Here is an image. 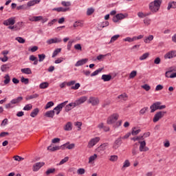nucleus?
Returning <instances> with one entry per match:
<instances>
[{"instance_id": "774afa93", "label": "nucleus", "mask_w": 176, "mask_h": 176, "mask_svg": "<svg viewBox=\"0 0 176 176\" xmlns=\"http://www.w3.org/2000/svg\"><path fill=\"white\" fill-rule=\"evenodd\" d=\"M74 49L76 50H82V45H80V44H76L74 45Z\"/></svg>"}, {"instance_id": "3c124183", "label": "nucleus", "mask_w": 176, "mask_h": 176, "mask_svg": "<svg viewBox=\"0 0 176 176\" xmlns=\"http://www.w3.org/2000/svg\"><path fill=\"white\" fill-rule=\"evenodd\" d=\"M61 5H62V6H65V8H69V6H71V2H69V1H62Z\"/></svg>"}, {"instance_id": "ddd939ff", "label": "nucleus", "mask_w": 176, "mask_h": 176, "mask_svg": "<svg viewBox=\"0 0 176 176\" xmlns=\"http://www.w3.org/2000/svg\"><path fill=\"white\" fill-rule=\"evenodd\" d=\"M88 102L89 104H91L93 106L98 105L100 104V100H98V98H94V97H90Z\"/></svg>"}, {"instance_id": "a878e982", "label": "nucleus", "mask_w": 176, "mask_h": 176, "mask_svg": "<svg viewBox=\"0 0 176 176\" xmlns=\"http://www.w3.org/2000/svg\"><path fill=\"white\" fill-rule=\"evenodd\" d=\"M53 10H55L56 12H68V10H69V8H64L63 7H59L54 8Z\"/></svg>"}, {"instance_id": "423d86ee", "label": "nucleus", "mask_w": 176, "mask_h": 176, "mask_svg": "<svg viewBox=\"0 0 176 176\" xmlns=\"http://www.w3.org/2000/svg\"><path fill=\"white\" fill-rule=\"evenodd\" d=\"M3 25L9 27L10 25H14L16 24V17H10L3 22Z\"/></svg>"}, {"instance_id": "0eeeda50", "label": "nucleus", "mask_w": 176, "mask_h": 176, "mask_svg": "<svg viewBox=\"0 0 176 176\" xmlns=\"http://www.w3.org/2000/svg\"><path fill=\"white\" fill-rule=\"evenodd\" d=\"M126 17H127L126 14H122V13L117 14L116 16L113 17V23H118L120 21V20H123Z\"/></svg>"}, {"instance_id": "39448f33", "label": "nucleus", "mask_w": 176, "mask_h": 176, "mask_svg": "<svg viewBox=\"0 0 176 176\" xmlns=\"http://www.w3.org/2000/svg\"><path fill=\"white\" fill-rule=\"evenodd\" d=\"M118 119H119V114L113 113L107 118V124H113V123L117 122Z\"/></svg>"}, {"instance_id": "a19ab883", "label": "nucleus", "mask_w": 176, "mask_h": 176, "mask_svg": "<svg viewBox=\"0 0 176 176\" xmlns=\"http://www.w3.org/2000/svg\"><path fill=\"white\" fill-rule=\"evenodd\" d=\"M127 95L126 94V93H124L120 96H118V98L119 100H123L124 101H126V98H127Z\"/></svg>"}, {"instance_id": "5701e85b", "label": "nucleus", "mask_w": 176, "mask_h": 176, "mask_svg": "<svg viewBox=\"0 0 176 176\" xmlns=\"http://www.w3.org/2000/svg\"><path fill=\"white\" fill-rule=\"evenodd\" d=\"M47 151H50V152H55V151H60V146H49L47 147Z\"/></svg>"}, {"instance_id": "0e129e2a", "label": "nucleus", "mask_w": 176, "mask_h": 176, "mask_svg": "<svg viewBox=\"0 0 176 176\" xmlns=\"http://www.w3.org/2000/svg\"><path fill=\"white\" fill-rule=\"evenodd\" d=\"M67 145H69V142H67V143L61 145L60 147V149H62L63 151H64V149H67Z\"/></svg>"}, {"instance_id": "1a4fd4ad", "label": "nucleus", "mask_w": 176, "mask_h": 176, "mask_svg": "<svg viewBox=\"0 0 176 176\" xmlns=\"http://www.w3.org/2000/svg\"><path fill=\"white\" fill-rule=\"evenodd\" d=\"M139 151L140 152H148L149 151V148L146 147V142L145 141L139 142Z\"/></svg>"}, {"instance_id": "412c9836", "label": "nucleus", "mask_w": 176, "mask_h": 176, "mask_svg": "<svg viewBox=\"0 0 176 176\" xmlns=\"http://www.w3.org/2000/svg\"><path fill=\"white\" fill-rule=\"evenodd\" d=\"M12 67L10 64H5L1 66V71L2 72H6L7 69H9Z\"/></svg>"}, {"instance_id": "5fc2aeb1", "label": "nucleus", "mask_w": 176, "mask_h": 176, "mask_svg": "<svg viewBox=\"0 0 176 176\" xmlns=\"http://www.w3.org/2000/svg\"><path fill=\"white\" fill-rule=\"evenodd\" d=\"M118 155H111L109 158L110 162H118Z\"/></svg>"}, {"instance_id": "c9c22d12", "label": "nucleus", "mask_w": 176, "mask_h": 176, "mask_svg": "<svg viewBox=\"0 0 176 176\" xmlns=\"http://www.w3.org/2000/svg\"><path fill=\"white\" fill-rule=\"evenodd\" d=\"M40 89H47L49 87V82H44L40 84L39 85Z\"/></svg>"}, {"instance_id": "cd10ccee", "label": "nucleus", "mask_w": 176, "mask_h": 176, "mask_svg": "<svg viewBox=\"0 0 176 176\" xmlns=\"http://www.w3.org/2000/svg\"><path fill=\"white\" fill-rule=\"evenodd\" d=\"M140 133H141V129L133 127L132 128V132L131 134H132V135H137V134H140Z\"/></svg>"}, {"instance_id": "c756f323", "label": "nucleus", "mask_w": 176, "mask_h": 176, "mask_svg": "<svg viewBox=\"0 0 176 176\" xmlns=\"http://www.w3.org/2000/svg\"><path fill=\"white\" fill-rule=\"evenodd\" d=\"M4 79V85H9V83H10V76H9V74H6Z\"/></svg>"}, {"instance_id": "49530a36", "label": "nucleus", "mask_w": 176, "mask_h": 176, "mask_svg": "<svg viewBox=\"0 0 176 176\" xmlns=\"http://www.w3.org/2000/svg\"><path fill=\"white\" fill-rule=\"evenodd\" d=\"M38 61L39 63H42V61H43V60H45V58H46V55H45V54H38Z\"/></svg>"}, {"instance_id": "bb28decb", "label": "nucleus", "mask_w": 176, "mask_h": 176, "mask_svg": "<svg viewBox=\"0 0 176 176\" xmlns=\"http://www.w3.org/2000/svg\"><path fill=\"white\" fill-rule=\"evenodd\" d=\"M21 72L23 74H25L26 75H31V74H32V72L31 71V69H30V68L21 69Z\"/></svg>"}, {"instance_id": "79ce46f5", "label": "nucleus", "mask_w": 176, "mask_h": 176, "mask_svg": "<svg viewBox=\"0 0 176 176\" xmlns=\"http://www.w3.org/2000/svg\"><path fill=\"white\" fill-rule=\"evenodd\" d=\"M85 173H86V170L83 168H80L77 170V174H78V175H83Z\"/></svg>"}, {"instance_id": "f257e3e1", "label": "nucleus", "mask_w": 176, "mask_h": 176, "mask_svg": "<svg viewBox=\"0 0 176 176\" xmlns=\"http://www.w3.org/2000/svg\"><path fill=\"white\" fill-rule=\"evenodd\" d=\"M162 5V0H154L148 5V8L152 13H157Z\"/></svg>"}, {"instance_id": "ea45409f", "label": "nucleus", "mask_w": 176, "mask_h": 176, "mask_svg": "<svg viewBox=\"0 0 176 176\" xmlns=\"http://www.w3.org/2000/svg\"><path fill=\"white\" fill-rule=\"evenodd\" d=\"M108 25H109V22L107 21L99 24V27H100V28H105V27H108Z\"/></svg>"}, {"instance_id": "4c0bfd02", "label": "nucleus", "mask_w": 176, "mask_h": 176, "mask_svg": "<svg viewBox=\"0 0 176 176\" xmlns=\"http://www.w3.org/2000/svg\"><path fill=\"white\" fill-rule=\"evenodd\" d=\"M137 76V71L133 70L129 74V79H134Z\"/></svg>"}, {"instance_id": "13d9d810", "label": "nucleus", "mask_w": 176, "mask_h": 176, "mask_svg": "<svg viewBox=\"0 0 176 176\" xmlns=\"http://www.w3.org/2000/svg\"><path fill=\"white\" fill-rule=\"evenodd\" d=\"M69 160V157H65L64 159H63L60 163L59 166H61L62 164H64V163H67V162Z\"/></svg>"}, {"instance_id": "a211bd4d", "label": "nucleus", "mask_w": 176, "mask_h": 176, "mask_svg": "<svg viewBox=\"0 0 176 176\" xmlns=\"http://www.w3.org/2000/svg\"><path fill=\"white\" fill-rule=\"evenodd\" d=\"M41 0H32L27 3V6L31 8V6H35V5L39 3Z\"/></svg>"}, {"instance_id": "9b49d317", "label": "nucleus", "mask_w": 176, "mask_h": 176, "mask_svg": "<svg viewBox=\"0 0 176 176\" xmlns=\"http://www.w3.org/2000/svg\"><path fill=\"white\" fill-rule=\"evenodd\" d=\"M174 57H176V51H170L164 56L165 60L174 58Z\"/></svg>"}, {"instance_id": "a18cd8bd", "label": "nucleus", "mask_w": 176, "mask_h": 176, "mask_svg": "<svg viewBox=\"0 0 176 176\" xmlns=\"http://www.w3.org/2000/svg\"><path fill=\"white\" fill-rule=\"evenodd\" d=\"M54 105V102H48L45 107V109H49V108H52V107H53Z\"/></svg>"}, {"instance_id": "864d4df0", "label": "nucleus", "mask_w": 176, "mask_h": 176, "mask_svg": "<svg viewBox=\"0 0 176 176\" xmlns=\"http://www.w3.org/2000/svg\"><path fill=\"white\" fill-rule=\"evenodd\" d=\"M15 40H16L19 43H25V39L22 37H16Z\"/></svg>"}, {"instance_id": "f704fd0d", "label": "nucleus", "mask_w": 176, "mask_h": 176, "mask_svg": "<svg viewBox=\"0 0 176 176\" xmlns=\"http://www.w3.org/2000/svg\"><path fill=\"white\" fill-rule=\"evenodd\" d=\"M38 97H39V94H35L33 95L26 96V100H33V98H38Z\"/></svg>"}, {"instance_id": "c85d7f7f", "label": "nucleus", "mask_w": 176, "mask_h": 176, "mask_svg": "<svg viewBox=\"0 0 176 176\" xmlns=\"http://www.w3.org/2000/svg\"><path fill=\"white\" fill-rule=\"evenodd\" d=\"M153 35H149L144 39V43H151V41H153Z\"/></svg>"}, {"instance_id": "473e14b6", "label": "nucleus", "mask_w": 176, "mask_h": 176, "mask_svg": "<svg viewBox=\"0 0 176 176\" xmlns=\"http://www.w3.org/2000/svg\"><path fill=\"white\" fill-rule=\"evenodd\" d=\"M126 167H130V161H129V160H126L124 162L122 170H124Z\"/></svg>"}, {"instance_id": "7ed1b4c3", "label": "nucleus", "mask_w": 176, "mask_h": 176, "mask_svg": "<svg viewBox=\"0 0 176 176\" xmlns=\"http://www.w3.org/2000/svg\"><path fill=\"white\" fill-rule=\"evenodd\" d=\"M166 113H167V111H158L157 112L153 118V122L154 123H156L157 122H159V120H160V119H162V118L164 117V115H166Z\"/></svg>"}, {"instance_id": "4468645a", "label": "nucleus", "mask_w": 176, "mask_h": 176, "mask_svg": "<svg viewBox=\"0 0 176 176\" xmlns=\"http://www.w3.org/2000/svg\"><path fill=\"white\" fill-rule=\"evenodd\" d=\"M121 145H122V137H119L115 140L113 144V149H118V148H119V146H120Z\"/></svg>"}, {"instance_id": "8fccbe9b", "label": "nucleus", "mask_w": 176, "mask_h": 176, "mask_svg": "<svg viewBox=\"0 0 176 176\" xmlns=\"http://www.w3.org/2000/svg\"><path fill=\"white\" fill-rule=\"evenodd\" d=\"M101 71H102V68H99L97 70H96L95 72H94L91 74V76H97L98 74H100V72H101Z\"/></svg>"}, {"instance_id": "603ef678", "label": "nucleus", "mask_w": 176, "mask_h": 176, "mask_svg": "<svg viewBox=\"0 0 176 176\" xmlns=\"http://www.w3.org/2000/svg\"><path fill=\"white\" fill-rule=\"evenodd\" d=\"M151 21L152 20H151V19L149 18H145L144 19V23L145 24V25H150Z\"/></svg>"}, {"instance_id": "4d7b16f0", "label": "nucleus", "mask_w": 176, "mask_h": 176, "mask_svg": "<svg viewBox=\"0 0 176 176\" xmlns=\"http://www.w3.org/2000/svg\"><path fill=\"white\" fill-rule=\"evenodd\" d=\"M109 55L110 54H107L106 55L100 54L99 56H97V60H98V61H101V60H102L104 57H107V56H109Z\"/></svg>"}, {"instance_id": "e433bc0d", "label": "nucleus", "mask_w": 176, "mask_h": 176, "mask_svg": "<svg viewBox=\"0 0 176 176\" xmlns=\"http://www.w3.org/2000/svg\"><path fill=\"white\" fill-rule=\"evenodd\" d=\"M97 159V154H94V155H91L89 157V164H91L94 160Z\"/></svg>"}, {"instance_id": "c03bdc74", "label": "nucleus", "mask_w": 176, "mask_h": 176, "mask_svg": "<svg viewBox=\"0 0 176 176\" xmlns=\"http://www.w3.org/2000/svg\"><path fill=\"white\" fill-rule=\"evenodd\" d=\"M56 173V168H50L46 172V175H50V174H54Z\"/></svg>"}, {"instance_id": "052dcab7", "label": "nucleus", "mask_w": 176, "mask_h": 176, "mask_svg": "<svg viewBox=\"0 0 176 176\" xmlns=\"http://www.w3.org/2000/svg\"><path fill=\"white\" fill-rule=\"evenodd\" d=\"M13 159L16 160V162H21V160H24V158L19 156V155H15L13 157Z\"/></svg>"}, {"instance_id": "393cba45", "label": "nucleus", "mask_w": 176, "mask_h": 176, "mask_svg": "<svg viewBox=\"0 0 176 176\" xmlns=\"http://www.w3.org/2000/svg\"><path fill=\"white\" fill-rule=\"evenodd\" d=\"M45 116H46L47 118H54V111L51 110V111H48L45 113Z\"/></svg>"}, {"instance_id": "f8f14e48", "label": "nucleus", "mask_w": 176, "mask_h": 176, "mask_svg": "<svg viewBox=\"0 0 176 176\" xmlns=\"http://www.w3.org/2000/svg\"><path fill=\"white\" fill-rule=\"evenodd\" d=\"M159 105H162V102H156L153 103V104L150 107L151 113H153V112H155V111H157V109H159Z\"/></svg>"}, {"instance_id": "680f3d73", "label": "nucleus", "mask_w": 176, "mask_h": 176, "mask_svg": "<svg viewBox=\"0 0 176 176\" xmlns=\"http://www.w3.org/2000/svg\"><path fill=\"white\" fill-rule=\"evenodd\" d=\"M21 82H22V83H24L25 85H28L29 80H28V78H25L24 77H21Z\"/></svg>"}, {"instance_id": "9d476101", "label": "nucleus", "mask_w": 176, "mask_h": 176, "mask_svg": "<svg viewBox=\"0 0 176 176\" xmlns=\"http://www.w3.org/2000/svg\"><path fill=\"white\" fill-rule=\"evenodd\" d=\"M61 42H63V40L57 37L50 38L47 41V45H52L53 43H61Z\"/></svg>"}, {"instance_id": "bf43d9fd", "label": "nucleus", "mask_w": 176, "mask_h": 176, "mask_svg": "<svg viewBox=\"0 0 176 176\" xmlns=\"http://www.w3.org/2000/svg\"><path fill=\"white\" fill-rule=\"evenodd\" d=\"M132 141H138L140 140H144V135H140L135 138H131Z\"/></svg>"}, {"instance_id": "58836bf2", "label": "nucleus", "mask_w": 176, "mask_h": 176, "mask_svg": "<svg viewBox=\"0 0 176 176\" xmlns=\"http://www.w3.org/2000/svg\"><path fill=\"white\" fill-rule=\"evenodd\" d=\"M60 52H61V48H57L54 51L52 54V58H54V57H56L57 54H58V53H60Z\"/></svg>"}, {"instance_id": "4be33fe9", "label": "nucleus", "mask_w": 176, "mask_h": 176, "mask_svg": "<svg viewBox=\"0 0 176 176\" xmlns=\"http://www.w3.org/2000/svg\"><path fill=\"white\" fill-rule=\"evenodd\" d=\"M29 20L30 21H41V20H43V16H32V18H30Z\"/></svg>"}, {"instance_id": "e2e57ef3", "label": "nucleus", "mask_w": 176, "mask_h": 176, "mask_svg": "<svg viewBox=\"0 0 176 176\" xmlns=\"http://www.w3.org/2000/svg\"><path fill=\"white\" fill-rule=\"evenodd\" d=\"M74 43V41H69L67 45V50H71V47H72V44Z\"/></svg>"}, {"instance_id": "69168bd1", "label": "nucleus", "mask_w": 176, "mask_h": 176, "mask_svg": "<svg viewBox=\"0 0 176 176\" xmlns=\"http://www.w3.org/2000/svg\"><path fill=\"white\" fill-rule=\"evenodd\" d=\"M63 61H64V58H58L54 61V63L55 64H60V63H63Z\"/></svg>"}, {"instance_id": "6ab92c4d", "label": "nucleus", "mask_w": 176, "mask_h": 176, "mask_svg": "<svg viewBox=\"0 0 176 176\" xmlns=\"http://www.w3.org/2000/svg\"><path fill=\"white\" fill-rule=\"evenodd\" d=\"M101 79L104 80V82H109V80L112 79V76L109 74H103Z\"/></svg>"}, {"instance_id": "de8ad7c7", "label": "nucleus", "mask_w": 176, "mask_h": 176, "mask_svg": "<svg viewBox=\"0 0 176 176\" xmlns=\"http://www.w3.org/2000/svg\"><path fill=\"white\" fill-rule=\"evenodd\" d=\"M32 109V104H28L23 107V111H31Z\"/></svg>"}, {"instance_id": "f03ea898", "label": "nucleus", "mask_w": 176, "mask_h": 176, "mask_svg": "<svg viewBox=\"0 0 176 176\" xmlns=\"http://www.w3.org/2000/svg\"><path fill=\"white\" fill-rule=\"evenodd\" d=\"M67 104H68V100H66L59 104H58L54 109V113H56V115H59L60 112L61 111H63V108H64L65 106L67 105Z\"/></svg>"}, {"instance_id": "f3484780", "label": "nucleus", "mask_w": 176, "mask_h": 176, "mask_svg": "<svg viewBox=\"0 0 176 176\" xmlns=\"http://www.w3.org/2000/svg\"><path fill=\"white\" fill-rule=\"evenodd\" d=\"M87 61H89V59H87V58H84V59L78 60L76 62V63L75 64V67H80L82 65H85V64H86V63H87Z\"/></svg>"}, {"instance_id": "09e8293b", "label": "nucleus", "mask_w": 176, "mask_h": 176, "mask_svg": "<svg viewBox=\"0 0 176 176\" xmlns=\"http://www.w3.org/2000/svg\"><path fill=\"white\" fill-rule=\"evenodd\" d=\"M94 13V10L93 8H88L87 10V16H91Z\"/></svg>"}, {"instance_id": "2f4dec72", "label": "nucleus", "mask_w": 176, "mask_h": 176, "mask_svg": "<svg viewBox=\"0 0 176 176\" xmlns=\"http://www.w3.org/2000/svg\"><path fill=\"white\" fill-rule=\"evenodd\" d=\"M107 148H108V143H104L98 148V151H105Z\"/></svg>"}, {"instance_id": "2eb2a0df", "label": "nucleus", "mask_w": 176, "mask_h": 176, "mask_svg": "<svg viewBox=\"0 0 176 176\" xmlns=\"http://www.w3.org/2000/svg\"><path fill=\"white\" fill-rule=\"evenodd\" d=\"M75 101L76 104H77V107H79V105H82V104H85V102L87 101V96H82Z\"/></svg>"}, {"instance_id": "20e7f679", "label": "nucleus", "mask_w": 176, "mask_h": 176, "mask_svg": "<svg viewBox=\"0 0 176 176\" xmlns=\"http://www.w3.org/2000/svg\"><path fill=\"white\" fill-rule=\"evenodd\" d=\"M21 101H23V97L21 96L12 99L10 103L6 105V108H7V109H9V108H13L12 104H19V102H21Z\"/></svg>"}, {"instance_id": "aec40b11", "label": "nucleus", "mask_w": 176, "mask_h": 176, "mask_svg": "<svg viewBox=\"0 0 176 176\" xmlns=\"http://www.w3.org/2000/svg\"><path fill=\"white\" fill-rule=\"evenodd\" d=\"M64 130L65 131H71L72 130V122H68L64 126Z\"/></svg>"}, {"instance_id": "7c9ffc66", "label": "nucleus", "mask_w": 176, "mask_h": 176, "mask_svg": "<svg viewBox=\"0 0 176 176\" xmlns=\"http://www.w3.org/2000/svg\"><path fill=\"white\" fill-rule=\"evenodd\" d=\"M148 57H149V52H146L143 54L141 56H140L139 60H140V61H142L144 60H146Z\"/></svg>"}, {"instance_id": "6e6552de", "label": "nucleus", "mask_w": 176, "mask_h": 176, "mask_svg": "<svg viewBox=\"0 0 176 176\" xmlns=\"http://www.w3.org/2000/svg\"><path fill=\"white\" fill-rule=\"evenodd\" d=\"M100 142V137H96L91 139L88 142L87 148H91L94 146L96 144Z\"/></svg>"}, {"instance_id": "6e6d98bb", "label": "nucleus", "mask_w": 176, "mask_h": 176, "mask_svg": "<svg viewBox=\"0 0 176 176\" xmlns=\"http://www.w3.org/2000/svg\"><path fill=\"white\" fill-rule=\"evenodd\" d=\"M142 89H144V90H146V91H149V90H151V86L145 84L144 85H142Z\"/></svg>"}, {"instance_id": "b1692460", "label": "nucleus", "mask_w": 176, "mask_h": 176, "mask_svg": "<svg viewBox=\"0 0 176 176\" xmlns=\"http://www.w3.org/2000/svg\"><path fill=\"white\" fill-rule=\"evenodd\" d=\"M39 113V109L36 108L34 109L30 113L31 118H36V116H38V114Z\"/></svg>"}, {"instance_id": "338daca9", "label": "nucleus", "mask_w": 176, "mask_h": 176, "mask_svg": "<svg viewBox=\"0 0 176 176\" xmlns=\"http://www.w3.org/2000/svg\"><path fill=\"white\" fill-rule=\"evenodd\" d=\"M146 111H148V107H144L140 111V115H144Z\"/></svg>"}, {"instance_id": "37998d69", "label": "nucleus", "mask_w": 176, "mask_h": 176, "mask_svg": "<svg viewBox=\"0 0 176 176\" xmlns=\"http://www.w3.org/2000/svg\"><path fill=\"white\" fill-rule=\"evenodd\" d=\"M123 41H124V42H134V41H135V36H133V38L126 37L124 38Z\"/></svg>"}, {"instance_id": "72a5a7b5", "label": "nucleus", "mask_w": 176, "mask_h": 176, "mask_svg": "<svg viewBox=\"0 0 176 176\" xmlns=\"http://www.w3.org/2000/svg\"><path fill=\"white\" fill-rule=\"evenodd\" d=\"M120 36V35H119V34H116V35L113 36L111 38V40L109 43H113V42H115L116 41H118V38H119Z\"/></svg>"}, {"instance_id": "dca6fc26", "label": "nucleus", "mask_w": 176, "mask_h": 176, "mask_svg": "<svg viewBox=\"0 0 176 176\" xmlns=\"http://www.w3.org/2000/svg\"><path fill=\"white\" fill-rule=\"evenodd\" d=\"M45 166V162H37L33 165V171H38L41 167Z\"/></svg>"}]
</instances>
